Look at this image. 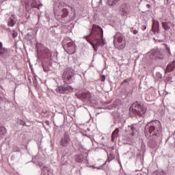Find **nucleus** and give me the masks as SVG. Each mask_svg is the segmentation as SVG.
<instances>
[{
    "label": "nucleus",
    "instance_id": "cd10ccee",
    "mask_svg": "<svg viewBox=\"0 0 175 175\" xmlns=\"http://www.w3.org/2000/svg\"><path fill=\"white\" fill-rule=\"evenodd\" d=\"M18 33H17V31H13L12 32V38H14V39L15 38H17V36H18Z\"/></svg>",
    "mask_w": 175,
    "mask_h": 175
},
{
    "label": "nucleus",
    "instance_id": "c756f323",
    "mask_svg": "<svg viewBox=\"0 0 175 175\" xmlns=\"http://www.w3.org/2000/svg\"><path fill=\"white\" fill-rule=\"evenodd\" d=\"M112 159H114V156L113 155H109L108 157V162H110V161H111Z\"/></svg>",
    "mask_w": 175,
    "mask_h": 175
},
{
    "label": "nucleus",
    "instance_id": "f03ea898",
    "mask_svg": "<svg viewBox=\"0 0 175 175\" xmlns=\"http://www.w3.org/2000/svg\"><path fill=\"white\" fill-rule=\"evenodd\" d=\"M162 124L159 120H153L148 123L145 127V135L146 136H157Z\"/></svg>",
    "mask_w": 175,
    "mask_h": 175
},
{
    "label": "nucleus",
    "instance_id": "dca6fc26",
    "mask_svg": "<svg viewBox=\"0 0 175 175\" xmlns=\"http://www.w3.org/2000/svg\"><path fill=\"white\" fill-rule=\"evenodd\" d=\"M161 25L165 31H169L170 29V25H172V22H163Z\"/></svg>",
    "mask_w": 175,
    "mask_h": 175
},
{
    "label": "nucleus",
    "instance_id": "2f4dec72",
    "mask_svg": "<svg viewBox=\"0 0 175 175\" xmlns=\"http://www.w3.org/2000/svg\"><path fill=\"white\" fill-rule=\"evenodd\" d=\"M166 50H167L168 54H171V53H170V48L167 47V45H166Z\"/></svg>",
    "mask_w": 175,
    "mask_h": 175
},
{
    "label": "nucleus",
    "instance_id": "b1692460",
    "mask_svg": "<svg viewBox=\"0 0 175 175\" xmlns=\"http://www.w3.org/2000/svg\"><path fill=\"white\" fill-rule=\"evenodd\" d=\"M134 126H139V125H137V124H132L131 126V131H132V133H131V136H133L135 134L133 133V132H135V127Z\"/></svg>",
    "mask_w": 175,
    "mask_h": 175
},
{
    "label": "nucleus",
    "instance_id": "7c9ffc66",
    "mask_svg": "<svg viewBox=\"0 0 175 175\" xmlns=\"http://www.w3.org/2000/svg\"><path fill=\"white\" fill-rule=\"evenodd\" d=\"M106 80V77L105 75H103L100 77V81H105Z\"/></svg>",
    "mask_w": 175,
    "mask_h": 175
},
{
    "label": "nucleus",
    "instance_id": "ddd939ff",
    "mask_svg": "<svg viewBox=\"0 0 175 175\" xmlns=\"http://www.w3.org/2000/svg\"><path fill=\"white\" fill-rule=\"evenodd\" d=\"M6 55H8V49L3 48L2 42H0V57H3V58H5Z\"/></svg>",
    "mask_w": 175,
    "mask_h": 175
},
{
    "label": "nucleus",
    "instance_id": "393cba45",
    "mask_svg": "<svg viewBox=\"0 0 175 175\" xmlns=\"http://www.w3.org/2000/svg\"><path fill=\"white\" fill-rule=\"evenodd\" d=\"M154 174L155 175H166V173H165V172L163 171H161V172H156Z\"/></svg>",
    "mask_w": 175,
    "mask_h": 175
},
{
    "label": "nucleus",
    "instance_id": "412c9836",
    "mask_svg": "<svg viewBox=\"0 0 175 175\" xmlns=\"http://www.w3.org/2000/svg\"><path fill=\"white\" fill-rule=\"evenodd\" d=\"M15 24L16 22L14 21V19H10L8 22V27H14Z\"/></svg>",
    "mask_w": 175,
    "mask_h": 175
},
{
    "label": "nucleus",
    "instance_id": "7ed1b4c3",
    "mask_svg": "<svg viewBox=\"0 0 175 175\" xmlns=\"http://www.w3.org/2000/svg\"><path fill=\"white\" fill-rule=\"evenodd\" d=\"M129 111L130 113H133L137 117L144 118L146 113H147V107L135 102L130 107Z\"/></svg>",
    "mask_w": 175,
    "mask_h": 175
},
{
    "label": "nucleus",
    "instance_id": "473e14b6",
    "mask_svg": "<svg viewBox=\"0 0 175 175\" xmlns=\"http://www.w3.org/2000/svg\"><path fill=\"white\" fill-rule=\"evenodd\" d=\"M21 125H23V126H25V125H26L25 122H22V123H21Z\"/></svg>",
    "mask_w": 175,
    "mask_h": 175
},
{
    "label": "nucleus",
    "instance_id": "4be33fe9",
    "mask_svg": "<svg viewBox=\"0 0 175 175\" xmlns=\"http://www.w3.org/2000/svg\"><path fill=\"white\" fill-rule=\"evenodd\" d=\"M153 27H156L157 28H159V21L153 19Z\"/></svg>",
    "mask_w": 175,
    "mask_h": 175
},
{
    "label": "nucleus",
    "instance_id": "9d476101",
    "mask_svg": "<svg viewBox=\"0 0 175 175\" xmlns=\"http://www.w3.org/2000/svg\"><path fill=\"white\" fill-rule=\"evenodd\" d=\"M69 143H70V136L68 133H65L63 137L61 139L60 145L62 147H68Z\"/></svg>",
    "mask_w": 175,
    "mask_h": 175
},
{
    "label": "nucleus",
    "instance_id": "f8f14e48",
    "mask_svg": "<svg viewBox=\"0 0 175 175\" xmlns=\"http://www.w3.org/2000/svg\"><path fill=\"white\" fill-rule=\"evenodd\" d=\"M81 98L84 99V100H90L92 99V94L90 92H85L81 94Z\"/></svg>",
    "mask_w": 175,
    "mask_h": 175
},
{
    "label": "nucleus",
    "instance_id": "72a5a7b5",
    "mask_svg": "<svg viewBox=\"0 0 175 175\" xmlns=\"http://www.w3.org/2000/svg\"><path fill=\"white\" fill-rule=\"evenodd\" d=\"M34 3V5H40V3H36V1H35L33 3Z\"/></svg>",
    "mask_w": 175,
    "mask_h": 175
},
{
    "label": "nucleus",
    "instance_id": "2eb2a0df",
    "mask_svg": "<svg viewBox=\"0 0 175 175\" xmlns=\"http://www.w3.org/2000/svg\"><path fill=\"white\" fill-rule=\"evenodd\" d=\"M6 133H8V131L6 130V128L3 126H0V139H3Z\"/></svg>",
    "mask_w": 175,
    "mask_h": 175
},
{
    "label": "nucleus",
    "instance_id": "bb28decb",
    "mask_svg": "<svg viewBox=\"0 0 175 175\" xmlns=\"http://www.w3.org/2000/svg\"><path fill=\"white\" fill-rule=\"evenodd\" d=\"M42 6V5H35V3L31 4V8H34L35 9H38L39 10V7Z\"/></svg>",
    "mask_w": 175,
    "mask_h": 175
},
{
    "label": "nucleus",
    "instance_id": "0eeeda50",
    "mask_svg": "<svg viewBox=\"0 0 175 175\" xmlns=\"http://www.w3.org/2000/svg\"><path fill=\"white\" fill-rule=\"evenodd\" d=\"M73 76H75V74H73V70H72V69L67 68L62 75L64 83L66 84H72L73 81L72 78Z\"/></svg>",
    "mask_w": 175,
    "mask_h": 175
},
{
    "label": "nucleus",
    "instance_id": "6ab92c4d",
    "mask_svg": "<svg viewBox=\"0 0 175 175\" xmlns=\"http://www.w3.org/2000/svg\"><path fill=\"white\" fill-rule=\"evenodd\" d=\"M119 132H120V129H116L115 131L112 133V138H111L112 142L114 140L115 137H117V136H118Z\"/></svg>",
    "mask_w": 175,
    "mask_h": 175
},
{
    "label": "nucleus",
    "instance_id": "f257e3e1",
    "mask_svg": "<svg viewBox=\"0 0 175 175\" xmlns=\"http://www.w3.org/2000/svg\"><path fill=\"white\" fill-rule=\"evenodd\" d=\"M90 35L94 38V43H92V46L94 51H98V47L105 46V40H103V29L99 25H93Z\"/></svg>",
    "mask_w": 175,
    "mask_h": 175
},
{
    "label": "nucleus",
    "instance_id": "f704fd0d",
    "mask_svg": "<svg viewBox=\"0 0 175 175\" xmlns=\"http://www.w3.org/2000/svg\"><path fill=\"white\" fill-rule=\"evenodd\" d=\"M148 8H150V5H147Z\"/></svg>",
    "mask_w": 175,
    "mask_h": 175
},
{
    "label": "nucleus",
    "instance_id": "20e7f679",
    "mask_svg": "<svg viewBox=\"0 0 175 175\" xmlns=\"http://www.w3.org/2000/svg\"><path fill=\"white\" fill-rule=\"evenodd\" d=\"M113 44L118 50H124L126 46V40L123 33L117 32L113 37Z\"/></svg>",
    "mask_w": 175,
    "mask_h": 175
},
{
    "label": "nucleus",
    "instance_id": "4468645a",
    "mask_svg": "<svg viewBox=\"0 0 175 175\" xmlns=\"http://www.w3.org/2000/svg\"><path fill=\"white\" fill-rule=\"evenodd\" d=\"M175 68V62H171L170 64L167 66L166 73H170V72H173Z\"/></svg>",
    "mask_w": 175,
    "mask_h": 175
},
{
    "label": "nucleus",
    "instance_id": "f3484780",
    "mask_svg": "<svg viewBox=\"0 0 175 175\" xmlns=\"http://www.w3.org/2000/svg\"><path fill=\"white\" fill-rule=\"evenodd\" d=\"M43 54L44 55H45V57H46V58H51V52L50 51V49H47V48H44L43 49Z\"/></svg>",
    "mask_w": 175,
    "mask_h": 175
},
{
    "label": "nucleus",
    "instance_id": "423d86ee",
    "mask_svg": "<svg viewBox=\"0 0 175 175\" xmlns=\"http://www.w3.org/2000/svg\"><path fill=\"white\" fill-rule=\"evenodd\" d=\"M63 47L66 51L68 54H75L76 53V47L73 44V42L70 40V38L66 37L62 41Z\"/></svg>",
    "mask_w": 175,
    "mask_h": 175
},
{
    "label": "nucleus",
    "instance_id": "6e6552de",
    "mask_svg": "<svg viewBox=\"0 0 175 175\" xmlns=\"http://www.w3.org/2000/svg\"><path fill=\"white\" fill-rule=\"evenodd\" d=\"M152 58H158L159 59H163L165 57V50L156 49L151 53Z\"/></svg>",
    "mask_w": 175,
    "mask_h": 175
},
{
    "label": "nucleus",
    "instance_id": "aec40b11",
    "mask_svg": "<svg viewBox=\"0 0 175 175\" xmlns=\"http://www.w3.org/2000/svg\"><path fill=\"white\" fill-rule=\"evenodd\" d=\"M120 0H109L108 1V5L109 6H114V5H116V3H118Z\"/></svg>",
    "mask_w": 175,
    "mask_h": 175
},
{
    "label": "nucleus",
    "instance_id": "39448f33",
    "mask_svg": "<svg viewBox=\"0 0 175 175\" xmlns=\"http://www.w3.org/2000/svg\"><path fill=\"white\" fill-rule=\"evenodd\" d=\"M65 5H66L65 3H59L58 10L54 11V16L57 21L62 22L65 21V18L69 14L68 9L63 8L61 10V8H65Z\"/></svg>",
    "mask_w": 175,
    "mask_h": 175
},
{
    "label": "nucleus",
    "instance_id": "5701e85b",
    "mask_svg": "<svg viewBox=\"0 0 175 175\" xmlns=\"http://www.w3.org/2000/svg\"><path fill=\"white\" fill-rule=\"evenodd\" d=\"M90 36H92V35H91V33H90V35L86 36H85V37H83V38H84V39H85V40H87V42H89L90 43V44H92V43H94V44H95V42H94H94L90 41V38H89Z\"/></svg>",
    "mask_w": 175,
    "mask_h": 175
},
{
    "label": "nucleus",
    "instance_id": "c85d7f7f",
    "mask_svg": "<svg viewBox=\"0 0 175 175\" xmlns=\"http://www.w3.org/2000/svg\"><path fill=\"white\" fill-rule=\"evenodd\" d=\"M131 32H133V33L134 35H136V34L137 33V31L136 30L135 28H132V29H131Z\"/></svg>",
    "mask_w": 175,
    "mask_h": 175
},
{
    "label": "nucleus",
    "instance_id": "a878e982",
    "mask_svg": "<svg viewBox=\"0 0 175 175\" xmlns=\"http://www.w3.org/2000/svg\"><path fill=\"white\" fill-rule=\"evenodd\" d=\"M130 81H132V79L130 77V78H128L126 79H124L122 82V84H124V83H129Z\"/></svg>",
    "mask_w": 175,
    "mask_h": 175
},
{
    "label": "nucleus",
    "instance_id": "a211bd4d",
    "mask_svg": "<svg viewBox=\"0 0 175 175\" xmlns=\"http://www.w3.org/2000/svg\"><path fill=\"white\" fill-rule=\"evenodd\" d=\"M83 160L84 159L83 158V155L77 154L75 156L76 162H78L79 163H80L81 162H83Z\"/></svg>",
    "mask_w": 175,
    "mask_h": 175
},
{
    "label": "nucleus",
    "instance_id": "9b49d317",
    "mask_svg": "<svg viewBox=\"0 0 175 175\" xmlns=\"http://www.w3.org/2000/svg\"><path fill=\"white\" fill-rule=\"evenodd\" d=\"M61 94H69V92H73V88L70 85L63 86L59 88Z\"/></svg>",
    "mask_w": 175,
    "mask_h": 175
},
{
    "label": "nucleus",
    "instance_id": "1a4fd4ad",
    "mask_svg": "<svg viewBox=\"0 0 175 175\" xmlns=\"http://www.w3.org/2000/svg\"><path fill=\"white\" fill-rule=\"evenodd\" d=\"M120 12L122 16H128L131 13V7L126 3H122L120 5Z\"/></svg>",
    "mask_w": 175,
    "mask_h": 175
}]
</instances>
